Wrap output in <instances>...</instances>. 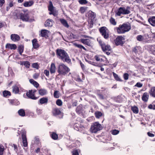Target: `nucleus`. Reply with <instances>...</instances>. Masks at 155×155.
<instances>
[{
  "label": "nucleus",
  "mask_w": 155,
  "mask_h": 155,
  "mask_svg": "<svg viewBox=\"0 0 155 155\" xmlns=\"http://www.w3.org/2000/svg\"><path fill=\"white\" fill-rule=\"evenodd\" d=\"M75 80L78 82H82V80L81 79L80 77L79 76H77V78H75Z\"/></svg>",
  "instance_id": "nucleus-55"
},
{
  "label": "nucleus",
  "mask_w": 155,
  "mask_h": 155,
  "mask_svg": "<svg viewBox=\"0 0 155 155\" xmlns=\"http://www.w3.org/2000/svg\"><path fill=\"white\" fill-rule=\"evenodd\" d=\"M26 95L28 98L33 100H37L38 98L35 96V95L32 92V90H29L28 91H27L26 93Z\"/></svg>",
  "instance_id": "nucleus-11"
},
{
  "label": "nucleus",
  "mask_w": 155,
  "mask_h": 155,
  "mask_svg": "<svg viewBox=\"0 0 155 155\" xmlns=\"http://www.w3.org/2000/svg\"><path fill=\"white\" fill-rule=\"evenodd\" d=\"M123 77L125 80H127L129 78V74L127 73H124L123 75Z\"/></svg>",
  "instance_id": "nucleus-52"
},
{
  "label": "nucleus",
  "mask_w": 155,
  "mask_h": 155,
  "mask_svg": "<svg viewBox=\"0 0 155 155\" xmlns=\"http://www.w3.org/2000/svg\"><path fill=\"white\" fill-rule=\"evenodd\" d=\"M14 4H15V3L13 1H11L8 4V6L10 7H12L14 6Z\"/></svg>",
  "instance_id": "nucleus-54"
},
{
  "label": "nucleus",
  "mask_w": 155,
  "mask_h": 155,
  "mask_svg": "<svg viewBox=\"0 0 155 155\" xmlns=\"http://www.w3.org/2000/svg\"><path fill=\"white\" fill-rule=\"evenodd\" d=\"M18 50L19 52L20 55H22V53L23 52L24 50V46L23 45H19L18 48Z\"/></svg>",
  "instance_id": "nucleus-33"
},
{
  "label": "nucleus",
  "mask_w": 155,
  "mask_h": 155,
  "mask_svg": "<svg viewBox=\"0 0 155 155\" xmlns=\"http://www.w3.org/2000/svg\"><path fill=\"white\" fill-rule=\"evenodd\" d=\"M23 64L26 68H29L30 66V63L28 61H25L23 62Z\"/></svg>",
  "instance_id": "nucleus-43"
},
{
  "label": "nucleus",
  "mask_w": 155,
  "mask_h": 155,
  "mask_svg": "<svg viewBox=\"0 0 155 155\" xmlns=\"http://www.w3.org/2000/svg\"><path fill=\"white\" fill-rule=\"evenodd\" d=\"M13 92L15 94H18L19 92V87L16 85H15L12 87Z\"/></svg>",
  "instance_id": "nucleus-34"
},
{
  "label": "nucleus",
  "mask_w": 155,
  "mask_h": 155,
  "mask_svg": "<svg viewBox=\"0 0 155 155\" xmlns=\"http://www.w3.org/2000/svg\"><path fill=\"white\" fill-rule=\"evenodd\" d=\"M97 40L101 46L102 51L106 52L107 55H110V53L112 52V49L110 46L108 45H106L101 39L97 38Z\"/></svg>",
  "instance_id": "nucleus-3"
},
{
  "label": "nucleus",
  "mask_w": 155,
  "mask_h": 155,
  "mask_svg": "<svg viewBox=\"0 0 155 155\" xmlns=\"http://www.w3.org/2000/svg\"><path fill=\"white\" fill-rule=\"evenodd\" d=\"M72 155H79V153L78 151L77 150H74L72 152Z\"/></svg>",
  "instance_id": "nucleus-59"
},
{
  "label": "nucleus",
  "mask_w": 155,
  "mask_h": 155,
  "mask_svg": "<svg viewBox=\"0 0 155 155\" xmlns=\"http://www.w3.org/2000/svg\"><path fill=\"white\" fill-rule=\"evenodd\" d=\"M61 24L65 27L68 28L69 26L66 20L64 18H60L59 19Z\"/></svg>",
  "instance_id": "nucleus-20"
},
{
  "label": "nucleus",
  "mask_w": 155,
  "mask_h": 155,
  "mask_svg": "<svg viewBox=\"0 0 155 155\" xmlns=\"http://www.w3.org/2000/svg\"><path fill=\"white\" fill-rule=\"evenodd\" d=\"M56 66L55 64L53 63H52L51 65L50 68V72L51 74H54L55 72Z\"/></svg>",
  "instance_id": "nucleus-27"
},
{
  "label": "nucleus",
  "mask_w": 155,
  "mask_h": 155,
  "mask_svg": "<svg viewBox=\"0 0 155 155\" xmlns=\"http://www.w3.org/2000/svg\"><path fill=\"white\" fill-rule=\"evenodd\" d=\"M131 28L130 24L129 22H126L120 25L118 27H116L114 30L118 34H123L130 31Z\"/></svg>",
  "instance_id": "nucleus-2"
},
{
  "label": "nucleus",
  "mask_w": 155,
  "mask_h": 155,
  "mask_svg": "<svg viewBox=\"0 0 155 155\" xmlns=\"http://www.w3.org/2000/svg\"><path fill=\"white\" fill-rule=\"evenodd\" d=\"M99 31L101 35L105 39H108L109 37L108 30L105 26L101 27Z\"/></svg>",
  "instance_id": "nucleus-7"
},
{
  "label": "nucleus",
  "mask_w": 155,
  "mask_h": 155,
  "mask_svg": "<svg viewBox=\"0 0 155 155\" xmlns=\"http://www.w3.org/2000/svg\"><path fill=\"white\" fill-rule=\"evenodd\" d=\"M18 113L19 115L21 117H24L25 115V112L23 109H20L18 110Z\"/></svg>",
  "instance_id": "nucleus-36"
},
{
  "label": "nucleus",
  "mask_w": 155,
  "mask_h": 155,
  "mask_svg": "<svg viewBox=\"0 0 155 155\" xmlns=\"http://www.w3.org/2000/svg\"><path fill=\"white\" fill-rule=\"evenodd\" d=\"M74 45L76 47L78 48H81V49H83L86 51H87V49L84 46L78 44H75Z\"/></svg>",
  "instance_id": "nucleus-41"
},
{
  "label": "nucleus",
  "mask_w": 155,
  "mask_h": 155,
  "mask_svg": "<svg viewBox=\"0 0 155 155\" xmlns=\"http://www.w3.org/2000/svg\"><path fill=\"white\" fill-rule=\"evenodd\" d=\"M51 112L54 116L59 115L61 113V111L60 109L57 107L53 108Z\"/></svg>",
  "instance_id": "nucleus-13"
},
{
  "label": "nucleus",
  "mask_w": 155,
  "mask_h": 155,
  "mask_svg": "<svg viewBox=\"0 0 155 155\" xmlns=\"http://www.w3.org/2000/svg\"><path fill=\"white\" fill-rule=\"evenodd\" d=\"M50 5L48 7V9L50 11H51L52 10H54V7L53 6L52 2H50Z\"/></svg>",
  "instance_id": "nucleus-45"
},
{
  "label": "nucleus",
  "mask_w": 155,
  "mask_h": 155,
  "mask_svg": "<svg viewBox=\"0 0 155 155\" xmlns=\"http://www.w3.org/2000/svg\"><path fill=\"white\" fill-rule=\"evenodd\" d=\"M26 131L25 129L21 130V137L22 140L23 145L25 147L28 146V142L27 141L26 135Z\"/></svg>",
  "instance_id": "nucleus-10"
},
{
  "label": "nucleus",
  "mask_w": 155,
  "mask_h": 155,
  "mask_svg": "<svg viewBox=\"0 0 155 155\" xmlns=\"http://www.w3.org/2000/svg\"><path fill=\"white\" fill-rule=\"evenodd\" d=\"M143 86L142 84L140 82H137L135 85V86L137 87H140Z\"/></svg>",
  "instance_id": "nucleus-56"
},
{
  "label": "nucleus",
  "mask_w": 155,
  "mask_h": 155,
  "mask_svg": "<svg viewBox=\"0 0 155 155\" xmlns=\"http://www.w3.org/2000/svg\"><path fill=\"white\" fill-rule=\"evenodd\" d=\"M48 97H43L41 99L39 100V102L41 104H47L48 103Z\"/></svg>",
  "instance_id": "nucleus-24"
},
{
  "label": "nucleus",
  "mask_w": 155,
  "mask_h": 155,
  "mask_svg": "<svg viewBox=\"0 0 155 155\" xmlns=\"http://www.w3.org/2000/svg\"><path fill=\"white\" fill-rule=\"evenodd\" d=\"M53 21L52 19H48L46 20L44 23V26L45 27H51L53 25Z\"/></svg>",
  "instance_id": "nucleus-16"
},
{
  "label": "nucleus",
  "mask_w": 155,
  "mask_h": 155,
  "mask_svg": "<svg viewBox=\"0 0 155 155\" xmlns=\"http://www.w3.org/2000/svg\"><path fill=\"white\" fill-rule=\"evenodd\" d=\"M109 21L110 23L113 25H115L117 24V21H115V19L112 17H111L110 18Z\"/></svg>",
  "instance_id": "nucleus-39"
},
{
  "label": "nucleus",
  "mask_w": 155,
  "mask_h": 155,
  "mask_svg": "<svg viewBox=\"0 0 155 155\" xmlns=\"http://www.w3.org/2000/svg\"><path fill=\"white\" fill-rule=\"evenodd\" d=\"M39 76L38 73H35L33 75V78L35 79H36L38 78Z\"/></svg>",
  "instance_id": "nucleus-60"
},
{
  "label": "nucleus",
  "mask_w": 155,
  "mask_h": 155,
  "mask_svg": "<svg viewBox=\"0 0 155 155\" xmlns=\"http://www.w3.org/2000/svg\"><path fill=\"white\" fill-rule=\"evenodd\" d=\"M95 117L97 118H99L101 117L102 115V113L99 111L96 112L95 113Z\"/></svg>",
  "instance_id": "nucleus-42"
},
{
  "label": "nucleus",
  "mask_w": 155,
  "mask_h": 155,
  "mask_svg": "<svg viewBox=\"0 0 155 155\" xmlns=\"http://www.w3.org/2000/svg\"><path fill=\"white\" fill-rule=\"evenodd\" d=\"M20 39V37L17 34H12L11 35V39L14 41H18Z\"/></svg>",
  "instance_id": "nucleus-14"
},
{
  "label": "nucleus",
  "mask_w": 155,
  "mask_h": 155,
  "mask_svg": "<svg viewBox=\"0 0 155 155\" xmlns=\"http://www.w3.org/2000/svg\"><path fill=\"white\" fill-rule=\"evenodd\" d=\"M111 133L113 135H116L118 134L119 133V131L118 130L114 129L110 131Z\"/></svg>",
  "instance_id": "nucleus-44"
},
{
  "label": "nucleus",
  "mask_w": 155,
  "mask_h": 155,
  "mask_svg": "<svg viewBox=\"0 0 155 155\" xmlns=\"http://www.w3.org/2000/svg\"><path fill=\"white\" fill-rule=\"evenodd\" d=\"M35 87L36 88H38L39 86V84L38 83L36 82V81H35L34 82V83L33 84Z\"/></svg>",
  "instance_id": "nucleus-62"
},
{
  "label": "nucleus",
  "mask_w": 155,
  "mask_h": 155,
  "mask_svg": "<svg viewBox=\"0 0 155 155\" xmlns=\"http://www.w3.org/2000/svg\"><path fill=\"white\" fill-rule=\"evenodd\" d=\"M97 95L101 99H104V96L102 94H101L100 93H98L97 94Z\"/></svg>",
  "instance_id": "nucleus-61"
},
{
  "label": "nucleus",
  "mask_w": 155,
  "mask_h": 155,
  "mask_svg": "<svg viewBox=\"0 0 155 155\" xmlns=\"http://www.w3.org/2000/svg\"><path fill=\"white\" fill-rule=\"evenodd\" d=\"M69 68L64 64H60L58 67V72L60 74L65 75L70 71Z\"/></svg>",
  "instance_id": "nucleus-4"
},
{
  "label": "nucleus",
  "mask_w": 155,
  "mask_h": 155,
  "mask_svg": "<svg viewBox=\"0 0 155 155\" xmlns=\"http://www.w3.org/2000/svg\"><path fill=\"white\" fill-rule=\"evenodd\" d=\"M112 74L113 76L114 77V78L116 80L119 81H122V80L120 79V77H119V76L117 74H116L114 72H113L112 73Z\"/></svg>",
  "instance_id": "nucleus-37"
},
{
  "label": "nucleus",
  "mask_w": 155,
  "mask_h": 155,
  "mask_svg": "<svg viewBox=\"0 0 155 155\" xmlns=\"http://www.w3.org/2000/svg\"><path fill=\"white\" fill-rule=\"evenodd\" d=\"M6 48H8L11 50H15L17 48V46L15 44L8 43L5 46Z\"/></svg>",
  "instance_id": "nucleus-17"
},
{
  "label": "nucleus",
  "mask_w": 155,
  "mask_h": 155,
  "mask_svg": "<svg viewBox=\"0 0 155 155\" xmlns=\"http://www.w3.org/2000/svg\"><path fill=\"white\" fill-rule=\"evenodd\" d=\"M2 94L3 97H7L8 96H10L11 95V93L7 90L3 91Z\"/></svg>",
  "instance_id": "nucleus-35"
},
{
  "label": "nucleus",
  "mask_w": 155,
  "mask_h": 155,
  "mask_svg": "<svg viewBox=\"0 0 155 155\" xmlns=\"http://www.w3.org/2000/svg\"><path fill=\"white\" fill-rule=\"evenodd\" d=\"M32 67L33 68L38 69L39 68V65L37 63H35L32 64Z\"/></svg>",
  "instance_id": "nucleus-51"
},
{
  "label": "nucleus",
  "mask_w": 155,
  "mask_h": 155,
  "mask_svg": "<svg viewBox=\"0 0 155 155\" xmlns=\"http://www.w3.org/2000/svg\"><path fill=\"white\" fill-rule=\"evenodd\" d=\"M5 0H0V7H2L5 3Z\"/></svg>",
  "instance_id": "nucleus-63"
},
{
  "label": "nucleus",
  "mask_w": 155,
  "mask_h": 155,
  "mask_svg": "<svg viewBox=\"0 0 155 155\" xmlns=\"http://www.w3.org/2000/svg\"><path fill=\"white\" fill-rule=\"evenodd\" d=\"M137 39V41H141L143 39V36L141 35H137L136 37Z\"/></svg>",
  "instance_id": "nucleus-46"
},
{
  "label": "nucleus",
  "mask_w": 155,
  "mask_h": 155,
  "mask_svg": "<svg viewBox=\"0 0 155 155\" xmlns=\"http://www.w3.org/2000/svg\"><path fill=\"white\" fill-rule=\"evenodd\" d=\"M4 150V147L0 144V155H2Z\"/></svg>",
  "instance_id": "nucleus-47"
},
{
  "label": "nucleus",
  "mask_w": 155,
  "mask_h": 155,
  "mask_svg": "<svg viewBox=\"0 0 155 155\" xmlns=\"http://www.w3.org/2000/svg\"><path fill=\"white\" fill-rule=\"evenodd\" d=\"M42 110L38 108H37L36 110V112L38 114L40 115L42 113Z\"/></svg>",
  "instance_id": "nucleus-57"
},
{
  "label": "nucleus",
  "mask_w": 155,
  "mask_h": 155,
  "mask_svg": "<svg viewBox=\"0 0 155 155\" xmlns=\"http://www.w3.org/2000/svg\"><path fill=\"white\" fill-rule=\"evenodd\" d=\"M33 1H31L29 2H25L23 3V5L25 7H28L32 6L34 4Z\"/></svg>",
  "instance_id": "nucleus-29"
},
{
  "label": "nucleus",
  "mask_w": 155,
  "mask_h": 155,
  "mask_svg": "<svg viewBox=\"0 0 155 155\" xmlns=\"http://www.w3.org/2000/svg\"><path fill=\"white\" fill-rule=\"evenodd\" d=\"M149 93L150 96L155 98V87H151Z\"/></svg>",
  "instance_id": "nucleus-22"
},
{
  "label": "nucleus",
  "mask_w": 155,
  "mask_h": 155,
  "mask_svg": "<svg viewBox=\"0 0 155 155\" xmlns=\"http://www.w3.org/2000/svg\"><path fill=\"white\" fill-rule=\"evenodd\" d=\"M125 36L124 35L117 36L114 41L116 46H123L125 42Z\"/></svg>",
  "instance_id": "nucleus-5"
},
{
  "label": "nucleus",
  "mask_w": 155,
  "mask_h": 155,
  "mask_svg": "<svg viewBox=\"0 0 155 155\" xmlns=\"http://www.w3.org/2000/svg\"><path fill=\"white\" fill-rule=\"evenodd\" d=\"M79 41L84 45L89 46H91V40L88 39L81 38L80 40Z\"/></svg>",
  "instance_id": "nucleus-12"
},
{
  "label": "nucleus",
  "mask_w": 155,
  "mask_h": 155,
  "mask_svg": "<svg viewBox=\"0 0 155 155\" xmlns=\"http://www.w3.org/2000/svg\"><path fill=\"white\" fill-rule=\"evenodd\" d=\"M101 129V124H99L98 122H95L91 125L90 130L91 133H95Z\"/></svg>",
  "instance_id": "nucleus-6"
},
{
  "label": "nucleus",
  "mask_w": 155,
  "mask_h": 155,
  "mask_svg": "<svg viewBox=\"0 0 155 155\" xmlns=\"http://www.w3.org/2000/svg\"><path fill=\"white\" fill-rule=\"evenodd\" d=\"M12 147H14V150L16 152H17L18 151V148L16 144H13L12 145Z\"/></svg>",
  "instance_id": "nucleus-58"
},
{
  "label": "nucleus",
  "mask_w": 155,
  "mask_h": 155,
  "mask_svg": "<svg viewBox=\"0 0 155 155\" xmlns=\"http://www.w3.org/2000/svg\"><path fill=\"white\" fill-rule=\"evenodd\" d=\"M62 102L60 99H58L56 101V104L58 106H60L62 105Z\"/></svg>",
  "instance_id": "nucleus-48"
},
{
  "label": "nucleus",
  "mask_w": 155,
  "mask_h": 155,
  "mask_svg": "<svg viewBox=\"0 0 155 155\" xmlns=\"http://www.w3.org/2000/svg\"><path fill=\"white\" fill-rule=\"evenodd\" d=\"M149 98V95L146 92L143 93L142 97V99L144 102H147Z\"/></svg>",
  "instance_id": "nucleus-28"
},
{
  "label": "nucleus",
  "mask_w": 155,
  "mask_h": 155,
  "mask_svg": "<svg viewBox=\"0 0 155 155\" xmlns=\"http://www.w3.org/2000/svg\"><path fill=\"white\" fill-rule=\"evenodd\" d=\"M49 31L46 29H41V30L40 33L39 35L40 36L46 38L48 37V33Z\"/></svg>",
  "instance_id": "nucleus-15"
},
{
  "label": "nucleus",
  "mask_w": 155,
  "mask_h": 155,
  "mask_svg": "<svg viewBox=\"0 0 155 155\" xmlns=\"http://www.w3.org/2000/svg\"><path fill=\"white\" fill-rule=\"evenodd\" d=\"M147 134L150 137H154V135L153 134L151 133L150 132H148Z\"/></svg>",
  "instance_id": "nucleus-64"
},
{
  "label": "nucleus",
  "mask_w": 155,
  "mask_h": 155,
  "mask_svg": "<svg viewBox=\"0 0 155 155\" xmlns=\"http://www.w3.org/2000/svg\"><path fill=\"white\" fill-rule=\"evenodd\" d=\"M44 73L46 76L48 77H49V72L48 70H45L44 71Z\"/></svg>",
  "instance_id": "nucleus-53"
},
{
  "label": "nucleus",
  "mask_w": 155,
  "mask_h": 155,
  "mask_svg": "<svg viewBox=\"0 0 155 155\" xmlns=\"http://www.w3.org/2000/svg\"><path fill=\"white\" fill-rule=\"evenodd\" d=\"M131 110L134 113L137 114L139 112V109L138 107L135 106H131Z\"/></svg>",
  "instance_id": "nucleus-31"
},
{
  "label": "nucleus",
  "mask_w": 155,
  "mask_h": 155,
  "mask_svg": "<svg viewBox=\"0 0 155 155\" xmlns=\"http://www.w3.org/2000/svg\"><path fill=\"white\" fill-rule=\"evenodd\" d=\"M83 111V106L82 104L79 105L76 108V112L78 114L82 113Z\"/></svg>",
  "instance_id": "nucleus-21"
},
{
  "label": "nucleus",
  "mask_w": 155,
  "mask_h": 155,
  "mask_svg": "<svg viewBox=\"0 0 155 155\" xmlns=\"http://www.w3.org/2000/svg\"><path fill=\"white\" fill-rule=\"evenodd\" d=\"M78 2L81 5L85 4L87 3V2L86 0H79Z\"/></svg>",
  "instance_id": "nucleus-50"
},
{
  "label": "nucleus",
  "mask_w": 155,
  "mask_h": 155,
  "mask_svg": "<svg viewBox=\"0 0 155 155\" xmlns=\"http://www.w3.org/2000/svg\"><path fill=\"white\" fill-rule=\"evenodd\" d=\"M148 21L152 26H155V16H152L150 18Z\"/></svg>",
  "instance_id": "nucleus-26"
},
{
  "label": "nucleus",
  "mask_w": 155,
  "mask_h": 155,
  "mask_svg": "<svg viewBox=\"0 0 155 155\" xmlns=\"http://www.w3.org/2000/svg\"><path fill=\"white\" fill-rule=\"evenodd\" d=\"M130 13V11L127 10V9H126L124 7H120L118 9L116 14L117 15L120 16L121 14H128Z\"/></svg>",
  "instance_id": "nucleus-8"
},
{
  "label": "nucleus",
  "mask_w": 155,
  "mask_h": 155,
  "mask_svg": "<svg viewBox=\"0 0 155 155\" xmlns=\"http://www.w3.org/2000/svg\"><path fill=\"white\" fill-rule=\"evenodd\" d=\"M19 18L23 21H28L29 19V13H21L18 15Z\"/></svg>",
  "instance_id": "nucleus-9"
},
{
  "label": "nucleus",
  "mask_w": 155,
  "mask_h": 155,
  "mask_svg": "<svg viewBox=\"0 0 155 155\" xmlns=\"http://www.w3.org/2000/svg\"><path fill=\"white\" fill-rule=\"evenodd\" d=\"M51 137L54 140H57L58 138V135L55 132H53L51 135Z\"/></svg>",
  "instance_id": "nucleus-38"
},
{
  "label": "nucleus",
  "mask_w": 155,
  "mask_h": 155,
  "mask_svg": "<svg viewBox=\"0 0 155 155\" xmlns=\"http://www.w3.org/2000/svg\"><path fill=\"white\" fill-rule=\"evenodd\" d=\"M104 56L101 55H96L94 57V59L97 61L102 62L104 61Z\"/></svg>",
  "instance_id": "nucleus-19"
},
{
  "label": "nucleus",
  "mask_w": 155,
  "mask_h": 155,
  "mask_svg": "<svg viewBox=\"0 0 155 155\" xmlns=\"http://www.w3.org/2000/svg\"><path fill=\"white\" fill-rule=\"evenodd\" d=\"M141 48L140 46H136L132 49V52H134L135 54H138L141 51Z\"/></svg>",
  "instance_id": "nucleus-23"
},
{
  "label": "nucleus",
  "mask_w": 155,
  "mask_h": 155,
  "mask_svg": "<svg viewBox=\"0 0 155 155\" xmlns=\"http://www.w3.org/2000/svg\"><path fill=\"white\" fill-rule=\"evenodd\" d=\"M33 47L35 49L38 48L40 45L38 43V41L36 39H34L32 41Z\"/></svg>",
  "instance_id": "nucleus-18"
},
{
  "label": "nucleus",
  "mask_w": 155,
  "mask_h": 155,
  "mask_svg": "<svg viewBox=\"0 0 155 155\" xmlns=\"http://www.w3.org/2000/svg\"><path fill=\"white\" fill-rule=\"evenodd\" d=\"M54 96L55 98H58L59 96L58 91H55L54 93Z\"/></svg>",
  "instance_id": "nucleus-49"
},
{
  "label": "nucleus",
  "mask_w": 155,
  "mask_h": 155,
  "mask_svg": "<svg viewBox=\"0 0 155 155\" xmlns=\"http://www.w3.org/2000/svg\"><path fill=\"white\" fill-rule=\"evenodd\" d=\"M39 94L41 96L46 95L47 93V91L45 89H40L38 91Z\"/></svg>",
  "instance_id": "nucleus-25"
},
{
  "label": "nucleus",
  "mask_w": 155,
  "mask_h": 155,
  "mask_svg": "<svg viewBox=\"0 0 155 155\" xmlns=\"http://www.w3.org/2000/svg\"><path fill=\"white\" fill-rule=\"evenodd\" d=\"M87 8L88 7L85 6L81 7L80 10V12L81 14L84 13Z\"/></svg>",
  "instance_id": "nucleus-40"
},
{
  "label": "nucleus",
  "mask_w": 155,
  "mask_h": 155,
  "mask_svg": "<svg viewBox=\"0 0 155 155\" xmlns=\"http://www.w3.org/2000/svg\"><path fill=\"white\" fill-rule=\"evenodd\" d=\"M10 103L12 105H17L19 104V102L16 99L9 100Z\"/></svg>",
  "instance_id": "nucleus-30"
},
{
  "label": "nucleus",
  "mask_w": 155,
  "mask_h": 155,
  "mask_svg": "<svg viewBox=\"0 0 155 155\" xmlns=\"http://www.w3.org/2000/svg\"><path fill=\"white\" fill-rule=\"evenodd\" d=\"M88 16L91 17V21H93L96 17V15L94 12L91 11L89 12Z\"/></svg>",
  "instance_id": "nucleus-32"
},
{
  "label": "nucleus",
  "mask_w": 155,
  "mask_h": 155,
  "mask_svg": "<svg viewBox=\"0 0 155 155\" xmlns=\"http://www.w3.org/2000/svg\"><path fill=\"white\" fill-rule=\"evenodd\" d=\"M57 57L64 62L71 64V60L69 55L64 50L57 49L56 50Z\"/></svg>",
  "instance_id": "nucleus-1"
}]
</instances>
